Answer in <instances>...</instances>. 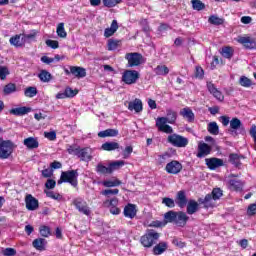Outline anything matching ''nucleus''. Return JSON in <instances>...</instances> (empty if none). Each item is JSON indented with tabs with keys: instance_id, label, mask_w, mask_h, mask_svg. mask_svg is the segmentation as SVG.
Segmentation results:
<instances>
[{
	"instance_id": "1",
	"label": "nucleus",
	"mask_w": 256,
	"mask_h": 256,
	"mask_svg": "<svg viewBox=\"0 0 256 256\" xmlns=\"http://www.w3.org/2000/svg\"><path fill=\"white\" fill-rule=\"evenodd\" d=\"M176 121L177 112L172 109H167L166 117H158L156 119V127L158 128V131L171 135L173 133V127H171L170 125H175ZM167 123H169L170 125Z\"/></svg>"
},
{
	"instance_id": "2",
	"label": "nucleus",
	"mask_w": 256,
	"mask_h": 256,
	"mask_svg": "<svg viewBox=\"0 0 256 256\" xmlns=\"http://www.w3.org/2000/svg\"><path fill=\"white\" fill-rule=\"evenodd\" d=\"M189 221V216H187V213L183 211H173L169 210L164 214L163 223L164 225H167L168 223H173V225H176V227H185L187 225V222Z\"/></svg>"
},
{
	"instance_id": "3",
	"label": "nucleus",
	"mask_w": 256,
	"mask_h": 256,
	"mask_svg": "<svg viewBox=\"0 0 256 256\" xmlns=\"http://www.w3.org/2000/svg\"><path fill=\"white\" fill-rule=\"evenodd\" d=\"M160 237L161 233L157 232V230L147 229L140 237V245L145 249H151L153 245H157V241H159Z\"/></svg>"
},
{
	"instance_id": "4",
	"label": "nucleus",
	"mask_w": 256,
	"mask_h": 256,
	"mask_svg": "<svg viewBox=\"0 0 256 256\" xmlns=\"http://www.w3.org/2000/svg\"><path fill=\"white\" fill-rule=\"evenodd\" d=\"M223 197V190L221 188H214L210 194H207L205 198H199V205H204V209L213 207V201H219Z\"/></svg>"
},
{
	"instance_id": "5",
	"label": "nucleus",
	"mask_w": 256,
	"mask_h": 256,
	"mask_svg": "<svg viewBox=\"0 0 256 256\" xmlns=\"http://www.w3.org/2000/svg\"><path fill=\"white\" fill-rule=\"evenodd\" d=\"M77 177H79V172H77V170L63 171L58 180V185H61V183H70L72 187H77L79 184Z\"/></svg>"
},
{
	"instance_id": "6",
	"label": "nucleus",
	"mask_w": 256,
	"mask_h": 256,
	"mask_svg": "<svg viewBox=\"0 0 256 256\" xmlns=\"http://www.w3.org/2000/svg\"><path fill=\"white\" fill-rule=\"evenodd\" d=\"M0 159H9L13 155L15 144L11 140L0 138Z\"/></svg>"
},
{
	"instance_id": "7",
	"label": "nucleus",
	"mask_w": 256,
	"mask_h": 256,
	"mask_svg": "<svg viewBox=\"0 0 256 256\" xmlns=\"http://www.w3.org/2000/svg\"><path fill=\"white\" fill-rule=\"evenodd\" d=\"M167 143H170L173 147L183 148L189 145V139L174 133L167 137Z\"/></svg>"
},
{
	"instance_id": "8",
	"label": "nucleus",
	"mask_w": 256,
	"mask_h": 256,
	"mask_svg": "<svg viewBox=\"0 0 256 256\" xmlns=\"http://www.w3.org/2000/svg\"><path fill=\"white\" fill-rule=\"evenodd\" d=\"M140 77L141 74L137 70H125L122 73V81L125 85H135Z\"/></svg>"
},
{
	"instance_id": "9",
	"label": "nucleus",
	"mask_w": 256,
	"mask_h": 256,
	"mask_svg": "<svg viewBox=\"0 0 256 256\" xmlns=\"http://www.w3.org/2000/svg\"><path fill=\"white\" fill-rule=\"evenodd\" d=\"M72 205H74L75 209H77L79 213L86 215V217H89V215H91V208L89 207V204H87V201H85L83 198H75L72 201Z\"/></svg>"
},
{
	"instance_id": "10",
	"label": "nucleus",
	"mask_w": 256,
	"mask_h": 256,
	"mask_svg": "<svg viewBox=\"0 0 256 256\" xmlns=\"http://www.w3.org/2000/svg\"><path fill=\"white\" fill-rule=\"evenodd\" d=\"M125 59L128 60V67H139L143 63V55L138 52L127 53Z\"/></svg>"
},
{
	"instance_id": "11",
	"label": "nucleus",
	"mask_w": 256,
	"mask_h": 256,
	"mask_svg": "<svg viewBox=\"0 0 256 256\" xmlns=\"http://www.w3.org/2000/svg\"><path fill=\"white\" fill-rule=\"evenodd\" d=\"M165 171L168 175H179L183 171V164L177 160H172L166 164Z\"/></svg>"
},
{
	"instance_id": "12",
	"label": "nucleus",
	"mask_w": 256,
	"mask_h": 256,
	"mask_svg": "<svg viewBox=\"0 0 256 256\" xmlns=\"http://www.w3.org/2000/svg\"><path fill=\"white\" fill-rule=\"evenodd\" d=\"M206 87L210 93L217 101L223 102L225 101V95H223V92H221L219 89H217V86L213 84V82H207Z\"/></svg>"
},
{
	"instance_id": "13",
	"label": "nucleus",
	"mask_w": 256,
	"mask_h": 256,
	"mask_svg": "<svg viewBox=\"0 0 256 256\" xmlns=\"http://www.w3.org/2000/svg\"><path fill=\"white\" fill-rule=\"evenodd\" d=\"M212 150L213 148L209 144L205 142H199L198 153L196 157H198V159H203V157H207V155H211Z\"/></svg>"
},
{
	"instance_id": "14",
	"label": "nucleus",
	"mask_w": 256,
	"mask_h": 256,
	"mask_svg": "<svg viewBox=\"0 0 256 256\" xmlns=\"http://www.w3.org/2000/svg\"><path fill=\"white\" fill-rule=\"evenodd\" d=\"M25 203L28 211H37V209H39V200L31 194L26 195Z\"/></svg>"
},
{
	"instance_id": "15",
	"label": "nucleus",
	"mask_w": 256,
	"mask_h": 256,
	"mask_svg": "<svg viewBox=\"0 0 256 256\" xmlns=\"http://www.w3.org/2000/svg\"><path fill=\"white\" fill-rule=\"evenodd\" d=\"M237 41L240 43V45H243L245 49H256L255 39L249 36H239Z\"/></svg>"
},
{
	"instance_id": "16",
	"label": "nucleus",
	"mask_w": 256,
	"mask_h": 256,
	"mask_svg": "<svg viewBox=\"0 0 256 256\" xmlns=\"http://www.w3.org/2000/svg\"><path fill=\"white\" fill-rule=\"evenodd\" d=\"M92 151L89 147L80 148L78 151L77 157L80 159V161H85L86 163H89V161H92L93 156L91 155Z\"/></svg>"
},
{
	"instance_id": "17",
	"label": "nucleus",
	"mask_w": 256,
	"mask_h": 256,
	"mask_svg": "<svg viewBox=\"0 0 256 256\" xmlns=\"http://www.w3.org/2000/svg\"><path fill=\"white\" fill-rule=\"evenodd\" d=\"M175 203L180 207V209H183L188 203L187 200V193H185V190H180L176 194Z\"/></svg>"
},
{
	"instance_id": "18",
	"label": "nucleus",
	"mask_w": 256,
	"mask_h": 256,
	"mask_svg": "<svg viewBox=\"0 0 256 256\" xmlns=\"http://www.w3.org/2000/svg\"><path fill=\"white\" fill-rule=\"evenodd\" d=\"M127 108L129 111L141 113V111H143V101H141V99L136 98L133 101L128 102Z\"/></svg>"
},
{
	"instance_id": "19",
	"label": "nucleus",
	"mask_w": 256,
	"mask_h": 256,
	"mask_svg": "<svg viewBox=\"0 0 256 256\" xmlns=\"http://www.w3.org/2000/svg\"><path fill=\"white\" fill-rule=\"evenodd\" d=\"M124 217H127L128 219H135L137 217V206L135 204L128 203L124 207Z\"/></svg>"
},
{
	"instance_id": "20",
	"label": "nucleus",
	"mask_w": 256,
	"mask_h": 256,
	"mask_svg": "<svg viewBox=\"0 0 256 256\" xmlns=\"http://www.w3.org/2000/svg\"><path fill=\"white\" fill-rule=\"evenodd\" d=\"M230 129L231 135H237V130L239 129L245 131V128H243V123L237 117H234L230 120Z\"/></svg>"
},
{
	"instance_id": "21",
	"label": "nucleus",
	"mask_w": 256,
	"mask_h": 256,
	"mask_svg": "<svg viewBox=\"0 0 256 256\" xmlns=\"http://www.w3.org/2000/svg\"><path fill=\"white\" fill-rule=\"evenodd\" d=\"M70 73L77 77V79H83V77H87V70L80 66H70Z\"/></svg>"
},
{
	"instance_id": "22",
	"label": "nucleus",
	"mask_w": 256,
	"mask_h": 256,
	"mask_svg": "<svg viewBox=\"0 0 256 256\" xmlns=\"http://www.w3.org/2000/svg\"><path fill=\"white\" fill-rule=\"evenodd\" d=\"M167 249H169V244L165 241H161L153 247L152 253L153 255H163Z\"/></svg>"
},
{
	"instance_id": "23",
	"label": "nucleus",
	"mask_w": 256,
	"mask_h": 256,
	"mask_svg": "<svg viewBox=\"0 0 256 256\" xmlns=\"http://www.w3.org/2000/svg\"><path fill=\"white\" fill-rule=\"evenodd\" d=\"M206 165H207L208 169H211V171H213V170L217 169L218 167H223V159L207 158Z\"/></svg>"
},
{
	"instance_id": "24",
	"label": "nucleus",
	"mask_w": 256,
	"mask_h": 256,
	"mask_svg": "<svg viewBox=\"0 0 256 256\" xmlns=\"http://www.w3.org/2000/svg\"><path fill=\"white\" fill-rule=\"evenodd\" d=\"M228 185H229V189L231 191H243V181L237 179V178H234V179H230L228 181Z\"/></svg>"
},
{
	"instance_id": "25",
	"label": "nucleus",
	"mask_w": 256,
	"mask_h": 256,
	"mask_svg": "<svg viewBox=\"0 0 256 256\" xmlns=\"http://www.w3.org/2000/svg\"><path fill=\"white\" fill-rule=\"evenodd\" d=\"M21 35H23V34H16V35L12 36L9 39L10 45H12L13 47H16V48L23 47L25 45V41H24L23 37L21 38Z\"/></svg>"
},
{
	"instance_id": "26",
	"label": "nucleus",
	"mask_w": 256,
	"mask_h": 256,
	"mask_svg": "<svg viewBox=\"0 0 256 256\" xmlns=\"http://www.w3.org/2000/svg\"><path fill=\"white\" fill-rule=\"evenodd\" d=\"M117 29H119V24L117 23V20H113L111 23V27L104 30V37H106V39H109V37H113V35L117 33Z\"/></svg>"
},
{
	"instance_id": "27",
	"label": "nucleus",
	"mask_w": 256,
	"mask_h": 256,
	"mask_svg": "<svg viewBox=\"0 0 256 256\" xmlns=\"http://www.w3.org/2000/svg\"><path fill=\"white\" fill-rule=\"evenodd\" d=\"M47 245V240L44 238H36L32 242V247L36 249V251H45V247Z\"/></svg>"
},
{
	"instance_id": "28",
	"label": "nucleus",
	"mask_w": 256,
	"mask_h": 256,
	"mask_svg": "<svg viewBox=\"0 0 256 256\" xmlns=\"http://www.w3.org/2000/svg\"><path fill=\"white\" fill-rule=\"evenodd\" d=\"M27 113H31L30 107H18V108H12L10 110L11 115H16V117H21L22 115H27Z\"/></svg>"
},
{
	"instance_id": "29",
	"label": "nucleus",
	"mask_w": 256,
	"mask_h": 256,
	"mask_svg": "<svg viewBox=\"0 0 256 256\" xmlns=\"http://www.w3.org/2000/svg\"><path fill=\"white\" fill-rule=\"evenodd\" d=\"M180 115L184 117V119H187L188 123H193L195 121V114L190 108H183L180 111Z\"/></svg>"
},
{
	"instance_id": "30",
	"label": "nucleus",
	"mask_w": 256,
	"mask_h": 256,
	"mask_svg": "<svg viewBox=\"0 0 256 256\" xmlns=\"http://www.w3.org/2000/svg\"><path fill=\"white\" fill-rule=\"evenodd\" d=\"M23 144L27 149H37L39 147V141L34 137L25 138Z\"/></svg>"
},
{
	"instance_id": "31",
	"label": "nucleus",
	"mask_w": 256,
	"mask_h": 256,
	"mask_svg": "<svg viewBox=\"0 0 256 256\" xmlns=\"http://www.w3.org/2000/svg\"><path fill=\"white\" fill-rule=\"evenodd\" d=\"M117 135H119V130L111 128L100 131L98 133V137L102 139H105V137H117Z\"/></svg>"
},
{
	"instance_id": "32",
	"label": "nucleus",
	"mask_w": 256,
	"mask_h": 256,
	"mask_svg": "<svg viewBox=\"0 0 256 256\" xmlns=\"http://www.w3.org/2000/svg\"><path fill=\"white\" fill-rule=\"evenodd\" d=\"M188 215H194L199 211V203L195 200H189L186 208Z\"/></svg>"
},
{
	"instance_id": "33",
	"label": "nucleus",
	"mask_w": 256,
	"mask_h": 256,
	"mask_svg": "<svg viewBox=\"0 0 256 256\" xmlns=\"http://www.w3.org/2000/svg\"><path fill=\"white\" fill-rule=\"evenodd\" d=\"M38 78L42 83H50L53 81V75L47 70H40Z\"/></svg>"
},
{
	"instance_id": "34",
	"label": "nucleus",
	"mask_w": 256,
	"mask_h": 256,
	"mask_svg": "<svg viewBox=\"0 0 256 256\" xmlns=\"http://www.w3.org/2000/svg\"><path fill=\"white\" fill-rule=\"evenodd\" d=\"M241 159H245V157L236 153H231L229 155V162L234 165V167H239L241 165Z\"/></svg>"
},
{
	"instance_id": "35",
	"label": "nucleus",
	"mask_w": 256,
	"mask_h": 256,
	"mask_svg": "<svg viewBox=\"0 0 256 256\" xmlns=\"http://www.w3.org/2000/svg\"><path fill=\"white\" fill-rule=\"evenodd\" d=\"M121 47V40L117 39H108L107 41V51H115Z\"/></svg>"
},
{
	"instance_id": "36",
	"label": "nucleus",
	"mask_w": 256,
	"mask_h": 256,
	"mask_svg": "<svg viewBox=\"0 0 256 256\" xmlns=\"http://www.w3.org/2000/svg\"><path fill=\"white\" fill-rule=\"evenodd\" d=\"M24 43H31V41H36L37 35H39V31L37 30H31V33L29 34H22Z\"/></svg>"
},
{
	"instance_id": "37",
	"label": "nucleus",
	"mask_w": 256,
	"mask_h": 256,
	"mask_svg": "<svg viewBox=\"0 0 256 256\" xmlns=\"http://www.w3.org/2000/svg\"><path fill=\"white\" fill-rule=\"evenodd\" d=\"M96 173H99V175H111L112 170L110 166L106 167L105 165L99 163L96 166Z\"/></svg>"
},
{
	"instance_id": "38",
	"label": "nucleus",
	"mask_w": 256,
	"mask_h": 256,
	"mask_svg": "<svg viewBox=\"0 0 256 256\" xmlns=\"http://www.w3.org/2000/svg\"><path fill=\"white\" fill-rule=\"evenodd\" d=\"M101 149H103V151H115L116 149H119V143L105 142L102 144Z\"/></svg>"
},
{
	"instance_id": "39",
	"label": "nucleus",
	"mask_w": 256,
	"mask_h": 256,
	"mask_svg": "<svg viewBox=\"0 0 256 256\" xmlns=\"http://www.w3.org/2000/svg\"><path fill=\"white\" fill-rule=\"evenodd\" d=\"M56 33L61 39H65L67 37V31H65V23L61 22L58 24Z\"/></svg>"
},
{
	"instance_id": "40",
	"label": "nucleus",
	"mask_w": 256,
	"mask_h": 256,
	"mask_svg": "<svg viewBox=\"0 0 256 256\" xmlns=\"http://www.w3.org/2000/svg\"><path fill=\"white\" fill-rule=\"evenodd\" d=\"M154 73H156V75H169V67H167L166 65H158L155 69H154Z\"/></svg>"
},
{
	"instance_id": "41",
	"label": "nucleus",
	"mask_w": 256,
	"mask_h": 256,
	"mask_svg": "<svg viewBox=\"0 0 256 256\" xmlns=\"http://www.w3.org/2000/svg\"><path fill=\"white\" fill-rule=\"evenodd\" d=\"M17 91V85L15 83H8L3 88L4 95H11V93H15Z\"/></svg>"
},
{
	"instance_id": "42",
	"label": "nucleus",
	"mask_w": 256,
	"mask_h": 256,
	"mask_svg": "<svg viewBox=\"0 0 256 256\" xmlns=\"http://www.w3.org/2000/svg\"><path fill=\"white\" fill-rule=\"evenodd\" d=\"M104 7L108 9H112L113 7H117L120 3H123V0H102Z\"/></svg>"
},
{
	"instance_id": "43",
	"label": "nucleus",
	"mask_w": 256,
	"mask_h": 256,
	"mask_svg": "<svg viewBox=\"0 0 256 256\" xmlns=\"http://www.w3.org/2000/svg\"><path fill=\"white\" fill-rule=\"evenodd\" d=\"M123 182L119 179H114V180H105L102 182V185L104 187H119Z\"/></svg>"
},
{
	"instance_id": "44",
	"label": "nucleus",
	"mask_w": 256,
	"mask_h": 256,
	"mask_svg": "<svg viewBox=\"0 0 256 256\" xmlns=\"http://www.w3.org/2000/svg\"><path fill=\"white\" fill-rule=\"evenodd\" d=\"M191 3L194 11H203V9H205V3H203L201 0H191Z\"/></svg>"
},
{
	"instance_id": "45",
	"label": "nucleus",
	"mask_w": 256,
	"mask_h": 256,
	"mask_svg": "<svg viewBox=\"0 0 256 256\" xmlns=\"http://www.w3.org/2000/svg\"><path fill=\"white\" fill-rule=\"evenodd\" d=\"M208 132H210L211 135H219V125H217V122H210L208 124Z\"/></svg>"
},
{
	"instance_id": "46",
	"label": "nucleus",
	"mask_w": 256,
	"mask_h": 256,
	"mask_svg": "<svg viewBox=\"0 0 256 256\" xmlns=\"http://www.w3.org/2000/svg\"><path fill=\"white\" fill-rule=\"evenodd\" d=\"M208 22L211 25H223V23H225V20L223 18H219L216 15H211L208 19Z\"/></svg>"
},
{
	"instance_id": "47",
	"label": "nucleus",
	"mask_w": 256,
	"mask_h": 256,
	"mask_svg": "<svg viewBox=\"0 0 256 256\" xmlns=\"http://www.w3.org/2000/svg\"><path fill=\"white\" fill-rule=\"evenodd\" d=\"M169 159H171V153L164 152L163 154L158 156V165H165V163H167Z\"/></svg>"
},
{
	"instance_id": "48",
	"label": "nucleus",
	"mask_w": 256,
	"mask_h": 256,
	"mask_svg": "<svg viewBox=\"0 0 256 256\" xmlns=\"http://www.w3.org/2000/svg\"><path fill=\"white\" fill-rule=\"evenodd\" d=\"M39 233L41 237H51V228L49 226L42 225L39 228Z\"/></svg>"
},
{
	"instance_id": "49",
	"label": "nucleus",
	"mask_w": 256,
	"mask_h": 256,
	"mask_svg": "<svg viewBox=\"0 0 256 256\" xmlns=\"http://www.w3.org/2000/svg\"><path fill=\"white\" fill-rule=\"evenodd\" d=\"M175 200L170 197H164L162 199V205H165V207H168V209H173L175 208Z\"/></svg>"
},
{
	"instance_id": "50",
	"label": "nucleus",
	"mask_w": 256,
	"mask_h": 256,
	"mask_svg": "<svg viewBox=\"0 0 256 256\" xmlns=\"http://www.w3.org/2000/svg\"><path fill=\"white\" fill-rule=\"evenodd\" d=\"M233 53V48L229 46L222 48V57H224L225 59H231L233 57Z\"/></svg>"
},
{
	"instance_id": "51",
	"label": "nucleus",
	"mask_w": 256,
	"mask_h": 256,
	"mask_svg": "<svg viewBox=\"0 0 256 256\" xmlns=\"http://www.w3.org/2000/svg\"><path fill=\"white\" fill-rule=\"evenodd\" d=\"M64 92L66 93V98L68 99H73V97L79 94L78 89L73 90L71 87H66Z\"/></svg>"
},
{
	"instance_id": "52",
	"label": "nucleus",
	"mask_w": 256,
	"mask_h": 256,
	"mask_svg": "<svg viewBox=\"0 0 256 256\" xmlns=\"http://www.w3.org/2000/svg\"><path fill=\"white\" fill-rule=\"evenodd\" d=\"M25 97L33 98L35 95H37V88L33 86H29L24 91Z\"/></svg>"
},
{
	"instance_id": "53",
	"label": "nucleus",
	"mask_w": 256,
	"mask_h": 256,
	"mask_svg": "<svg viewBox=\"0 0 256 256\" xmlns=\"http://www.w3.org/2000/svg\"><path fill=\"white\" fill-rule=\"evenodd\" d=\"M239 84L241 85V87L249 88L251 87V85H253V82L251 81V79L247 78V76H242L239 79Z\"/></svg>"
},
{
	"instance_id": "54",
	"label": "nucleus",
	"mask_w": 256,
	"mask_h": 256,
	"mask_svg": "<svg viewBox=\"0 0 256 256\" xmlns=\"http://www.w3.org/2000/svg\"><path fill=\"white\" fill-rule=\"evenodd\" d=\"M123 165H125V161L118 160V161L111 162L108 166L110 167L113 173V171H116V169H120V167H123Z\"/></svg>"
},
{
	"instance_id": "55",
	"label": "nucleus",
	"mask_w": 256,
	"mask_h": 256,
	"mask_svg": "<svg viewBox=\"0 0 256 256\" xmlns=\"http://www.w3.org/2000/svg\"><path fill=\"white\" fill-rule=\"evenodd\" d=\"M104 197H111V195H119V189H106L101 192Z\"/></svg>"
},
{
	"instance_id": "56",
	"label": "nucleus",
	"mask_w": 256,
	"mask_h": 256,
	"mask_svg": "<svg viewBox=\"0 0 256 256\" xmlns=\"http://www.w3.org/2000/svg\"><path fill=\"white\" fill-rule=\"evenodd\" d=\"M9 68H7V66H1L0 67V79L1 81H5V79H7V75H9Z\"/></svg>"
},
{
	"instance_id": "57",
	"label": "nucleus",
	"mask_w": 256,
	"mask_h": 256,
	"mask_svg": "<svg viewBox=\"0 0 256 256\" xmlns=\"http://www.w3.org/2000/svg\"><path fill=\"white\" fill-rule=\"evenodd\" d=\"M46 197L54 199L55 201H61V199H63V196L61 194L55 193L53 191L46 192Z\"/></svg>"
},
{
	"instance_id": "58",
	"label": "nucleus",
	"mask_w": 256,
	"mask_h": 256,
	"mask_svg": "<svg viewBox=\"0 0 256 256\" xmlns=\"http://www.w3.org/2000/svg\"><path fill=\"white\" fill-rule=\"evenodd\" d=\"M195 77H196V79H203V77H205V70H203V67L196 66Z\"/></svg>"
},
{
	"instance_id": "59",
	"label": "nucleus",
	"mask_w": 256,
	"mask_h": 256,
	"mask_svg": "<svg viewBox=\"0 0 256 256\" xmlns=\"http://www.w3.org/2000/svg\"><path fill=\"white\" fill-rule=\"evenodd\" d=\"M81 149V147L79 146H75V145H69L68 148H67V153L69 155H76L77 157V153H79V150Z\"/></svg>"
},
{
	"instance_id": "60",
	"label": "nucleus",
	"mask_w": 256,
	"mask_h": 256,
	"mask_svg": "<svg viewBox=\"0 0 256 256\" xmlns=\"http://www.w3.org/2000/svg\"><path fill=\"white\" fill-rule=\"evenodd\" d=\"M45 44L47 45V47H50L51 49H59V41L57 40L48 39L45 41Z\"/></svg>"
},
{
	"instance_id": "61",
	"label": "nucleus",
	"mask_w": 256,
	"mask_h": 256,
	"mask_svg": "<svg viewBox=\"0 0 256 256\" xmlns=\"http://www.w3.org/2000/svg\"><path fill=\"white\" fill-rule=\"evenodd\" d=\"M2 255L3 256H15L17 255V250L15 248H6L2 250Z\"/></svg>"
},
{
	"instance_id": "62",
	"label": "nucleus",
	"mask_w": 256,
	"mask_h": 256,
	"mask_svg": "<svg viewBox=\"0 0 256 256\" xmlns=\"http://www.w3.org/2000/svg\"><path fill=\"white\" fill-rule=\"evenodd\" d=\"M44 137L49 141H55L57 139V132L55 131L44 132Z\"/></svg>"
},
{
	"instance_id": "63",
	"label": "nucleus",
	"mask_w": 256,
	"mask_h": 256,
	"mask_svg": "<svg viewBox=\"0 0 256 256\" xmlns=\"http://www.w3.org/2000/svg\"><path fill=\"white\" fill-rule=\"evenodd\" d=\"M247 215L250 217H253V215H256V204H250L247 209Z\"/></svg>"
},
{
	"instance_id": "64",
	"label": "nucleus",
	"mask_w": 256,
	"mask_h": 256,
	"mask_svg": "<svg viewBox=\"0 0 256 256\" xmlns=\"http://www.w3.org/2000/svg\"><path fill=\"white\" fill-rule=\"evenodd\" d=\"M250 135L254 139V145L256 150V125H253L250 129Z\"/></svg>"
}]
</instances>
